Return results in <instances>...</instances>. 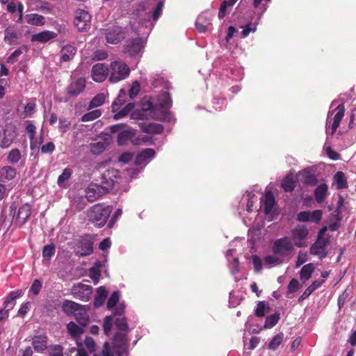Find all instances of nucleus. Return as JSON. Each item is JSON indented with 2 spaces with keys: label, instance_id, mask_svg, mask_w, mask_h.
I'll return each mask as SVG.
<instances>
[{
  "label": "nucleus",
  "instance_id": "nucleus-1",
  "mask_svg": "<svg viewBox=\"0 0 356 356\" xmlns=\"http://www.w3.org/2000/svg\"><path fill=\"white\" fill-rule=\"evenodd\" d=\"M172 105L171 97L168 92L163 94L159 100V103L152 104L149 103L147 106H144L140 110H136L131 113V118L134 120H144L147 118V112H149L151 117L155 120L170 121V113L165 109H169Z\"/></svg>",
  "mask_w": 356,
  "mask_h": 356
},
{
  "label": "nucleus",
  "instance_id": "nucleus-2",
  "mask_svg": "<svg viewBox=\"0 0 356 356\" xmlns=\"http://www.w3.org/2000/svg\"><path fill=\"white\" fill-rule=\"evenodd\" d=\"M112 208L104 204H96L87 211L88 220L97 227H102L107 222Z\"/></svg>",
  "mask_w": 356,
  "mask_h": 356
},
{
  "label": "nucleus",
  "instance_id": "nucleus-3",
  "mask_svg": "<svg viewBox=\"0 0 356 356\" xmlns=\"http://www.w3.org/2000/svg\"><path fill=\"white\" fill-rule=\"evenodd\" d=\"M109 77L110 83H115L127 79L130 74L129 66L121 61H112L109 65Z\"/></svg>",
  "mask_w": 356,
  "mask_h": 356
},
{
  "label": "nucleus",
  "instance_id": "nucleus-4",
  "mask_svg": "<svg viewBox=\"0 0 356 356\" xmlns=\"http://www.w3.org/2000/svg\"><path fill=\"white\" fill-rule=\"evenodd\" d=\"M293 244L291 240L284 236L274 241L272 246V251L275 254L286 257L293 250Z\"/></svg>",
  "mask_w": 356,
  "mask_h": 356
},
{
  "label": "nucleus",
  "instance_id": "nucleus-5",
  "mask_svg": "<svg viewBox=\"0 0 356 356\" xmlns=\"http://www.w3.org/2000/svg\"><path fill=\"white\" fill-rule=\"evenodd\" d=\"M126 37V33L122 27L120 26H109L105 30V38L108 43L118 44L123 40Z\"/></svg>",
  "mask_w": 356,
  "mask_h": 356
},
{
  "label": "nucleus",
  "instance_id": "nucleus-6",
  "mask_svg": "<svg viewBox=\"0 0 356 356\" xmlns=\"http://www.w3.org/2000/svg\"><path fill=\"white\" fill-rule=\"evenodd\" d=\"M91 15L89 13L83 9H78L74 13V25L81 31H87L90 29Z\"/></svg>",
  "mask_w": 356,
  "mask_h": 356
},
{
  "label": "nucleus",
  "instance_id": "nucleus-7",
  "mask_svg": "<svg viewBox=\"0 0 356 356\" xmlns=\"http://www.w3.org/2000/svg\"><path fill=\"white\" fill-rule=\"evenodd\" d=\"M92 287L90 285L79 283L72 288V295L74 298L87 302L90 299Z\"/></svg>",
  "mask_w": 356,
  "mask_h": 356
},
{
  "label": "nucleus",
  "instance_id": "nucleus-8",
  "mask_svg": "<svg viewBox=\"0 0 356 356\" xmlns=\"http://www.w3.org/2000/svg\"><path fill=\"white\" fill-rule=\"evenodd\" d=\"M86 81L83 77L73 80L66 88V93L70 97H76L86 88Z\"/></svg>",
  "mask_w": 356,
  "mask_h": 356
},
{
  "label": "nucleus",
  "instance_id": "nucleus-9",
  "mask_svg": "<svg viewBox=\"0 0 356 356\" xmlns=\"http://www.w3.org/2000/svg\"><path fill=\"white\" fill-rule=\"evenodd\" d=\"M109 75V69L104 63L94 65L91 70V76L94 81L102 83Z\"/></svg>",
  "mask_w": 356,
  "mask_h": 356
},
{
  "label": "nucleus",
  "instance_id": "nucleus-10",
  "mask_svg": "<svg viewBox=\"0 0 356 356\" xmlns=\"http://www.w3.org/2000/svg\"><path fill=\"white\" fill-rule=\"evenodd\" d=\"M329 243L330 240L328 238H317L310 248V253L318 256L320 259L326 257L327 253L325 249Z\"/></svg>",
  "mask_w": 356,
  "mask_h": 356
},
{
  "label": "nucleus",
  "instance_id": "nucleus-11",
  "mask_svg": "<svg viewBox=\"0 0 356 356\" xmlns=\"http://www.w3.org/2000/svg\"><path fill=\"white\" fill-rule=\"evenodd\" d=\"M308 230L305 225H298L291 232L292 240L298 248L305 246L303 241L308 235Z\"/></svg>",
  "mask_w": 356,
  "mask_h": 356
},
{
  "label": "nucleus",
  "instance_id": "nucleus-12",
  "mask_svg": "<svg viewBox=\"0 0 356 356\" xmlns=\"http://www.w3.org/2000/svg\"><path fill=\"white\" fill-rule=\"evenodd\" d=\"M334 111H337V113L334 114L333 122L331 125V135L333 136L337 128L339 127L340 122L345 115V106L343 104H339L334 111H330L328 113V117L330 115H332L334 113ZM329 119V118H327ZM328 123V120H327V124Z\"/></svg>",
  "mask_w": 356,
  "mask_h": 356
},
{
  "label": "nucleus",
  "instance_id": "nucleus-13",
  "mask_svg": "<svg viewBox=\"0 0 356 356\" xmlns=\"http://www.w3.org/2000/svg\"><path fill=\"white\" fill-rule=\"evenodd\" d=\"M143 47V41L140 38L131 39L127 42L124 51L131 56L138 54Z\"/></svg>",
  "mask_w": 356,
  "mask_h": 356
},
{
  "label": "nucleus",
  "instance_id": "nucleus-14",
  "mask_svg": "<svg viewBox=\"0 0 356 356\" xmlns=\"http://www.w3.org/2000/svg\"><path fill=\"white\" fill-rule=\"evenodd\" d=\"M78 248H81V251H77L76 255L88 256L93 252V241L89 236H83L80 239Z\"/></svg>",
  "mask_w": 356,
  "mask_h": 356
},
{
  "label": "nucleus",
  "instance_id": "nucleus-15",
  "mask_svg": "<svg viewBox=\"0 0 356 356\" xmlns=\"http://www.w3.org/2000/svg\"><path fill=\"white\" fill-rule=\"evenodd\" d=\"M155 151L151 148H146L138 153L134 160V164L136 166L145 165L149 161L154 157Z\"/></svg>",
  "mask_w": 356,
  "mask_h": 356
},
{
  "label": "nucleus",
  "instance_id": "nucleus-16",
  "mask_svg": "<svg viewBox=\"0 0 356 356\" xmlns=\"http://www.w3.org/2000/svg\"><path fill=\"white\" fill-rule=\"evenodd\" d=\"M138 125L140 130L145 134H161L164 129L162 124L154 122H139Z\"/></svg>",
  "mask_w": 356,
  "mask_h": 356
},
{
  "label": "nucleus",
  "instance_id": "nucleus-17",
  "mask_svg": "<svg viewBox=\"0 0 356 356\" xmlns=\"http://www.w3.org/2000/svg\"><path fill=\"white\" fill-rule=\"evenodd\" d=\"M17 136L15 127H9L3 130V135L0 140V147L6 149L9 147Z\"/></svg>",
  "mask_w": 356,
  "mask_h": 356
},
{
  "label": "nucleus",
  "instance_id": "nucleus-18",
  "mask_svg": "<svg viewBox=\"0 0 356 356\" xmlns=\"http://www.w3.org/2000/svg\"><path fill=\"white\" fill-rule=\"evenodd\" d=\"M56 37L57 34L56 33L46 30L32 35L31 41L45 43Z\"/></svg>",
  "mask_w": 356,
  "mask_h": 356
},
{
  "label": "nucleus",
  "instance_id": "nucleus-19",
  "mask_svg": "<svg viewBox=\"0 0 356 356\" xmlns=\"http://www.w3.org/2000/svg\"><path fill=\"white\" fill-rule=\"evenodd\" d=\"M17 175L15 168L10 165H5L0 168V181L8 182L13 180Z\"/></svg>",
  "mask_w": 356,
  "mask_h": 356
},
{
  "label": "nucleus",
  "instance_id": "nucleus-20",
  "mask_svg": "<svg viewBox=\"0 0 356 356\" xmlns=\"http://www.w3.org/2000/svg\"><path fill=\"white\" fill-rule=\"evenodd\" d=\"M24 20L28 24L35 26H42L46 22L44 17L37 13L26 15Z\"/></svg>",
  "mask_w": 356,
  "mask_h": 356
},
{
  "label": "nucleus",
  "instance_id": "nucleus-21",
  "mask_svg": "<svg viewBox=\"0 0 356 356\" xmlns=\"http://www.w3.org/2000/svg\"><path fill=\"white\" fill-rule=\"evenodd\" d=\"M275 197L271 191L266 193L264 201H261L264 212L266 214H269L272 211V209L275 204Z\"/></svg>",
  "mask_w": 356,
  "mask_h": 356
},
{
  "label": "nucleus",
  "instance_id": "nucleus-22",
  "mask_svg": "<svg viewBox=\"0 0 356 356\" xmlns=\"http://www.w3.org/2000/svg\"><path fill=\"white\" fill-rule=\"evenodd\" d=\"M60 60L63 62L71 60L76 53V48L72 45H65L61 49Z\"/></svg>",
  "mask_w": 356,
  "mask_h": 356
},
{
  "label": "nucleus",
  "instance_id": "nucleus-23",
  "mask_svg": "<svg viewBox=\"0 0 356 356\" xmlns=\"http://www.w3.org/2000/svg\"><path fill=\"white\" fill-rule=\"evenodd\" d=\"M82 306L74 301L65 300L62 306V309L64 313H65L67 315L70 316L72 314H74L79 309H81Z\"/></svg>",
  "mask_w": 356,
  "mask_h": 356
},
{
  "label": "nucleus",
  "instance_id": "nucleus-24",
  "mask_svg": "<svg viewBox=\"0 0 356 356\" xmlns=\"http://www.w3.org/2000/svg\"><path fill=\"white\" fill-rule=\"evenodd\" d=\"M31 214V206L28 204H25L19 209L17 219L19 220L20 224L23 225L26 222Z\"/></svg>",
  "mask_w": 356,
  "mask_h": 356
},
{
  "label": "nucleus",
  "instance_id": "nucleus-25",
  "mask_svg": "<svg viewBox=\"0 0 356 356\" xmlns=\"http://www.w3.org/2000/svg\"><path fill=\"white\" fill-rule=\"evenodd\" d=\"M107 297V291L104 286L97 289L96 295L94 298L93 305L95 307H101Z\"/></svg>",
  "mask_w": 356,
  "mask_h": 356
},
{
  "label": "nucleus",
  "instance_id": "nucleus-26",
  "mask_svg": "<svg viewBox=\"0 0 356 356\" xmlns=\"http://www.w3.org/2000/svg\"><path fill=\"white\" fill-rule=\"evenodd\" d=\"M302 181L309 186H314L317 183L316 176L309 170H304L300 173Z\"/></svg>",
  "mask_w": 356,
  "mask_h": 356
},
{
  "label": "nucleus",
  "instance_id": "nucleus-27",
  "mask_svg": "<svg viewBox=\"0 0 356 356\" xmlns=\"http://www.w3.org/2000/svg\"><path fill=\"white\" fill-rule=\"evenodd\" d=\"M328 187L326 184L318 185L314 191V196L317 202L321 203L324 201L327 195Z\"/></svg>",
  "mask_w": 356,
  "mask_h": 356
},
{
  "label": "nucleus",
  "instance_id": "nucleus-28",
  "mask_svg": "<svg viewBox=\"0 0 356 356\" xmlns=\"http://www.w3.org/2000/svg\"><path fill=\"white\" fill-rule=\"evenodd\" d=\"M314 270V266L312 263L307 264L302 266L300 271V278L302 281L309 280Z\"/></svg>",
  "mask_w": 356,
  "mask_h": 356
},
{
  "label": "nucleus",
  "instance_id": "nucleus-29",
  "mask_svg": "<svg viewBox=\"0 0 356 356\" xmlns=\"http://www.w3.org/2000/svg\"><path fill=\"white\" fill-rule=\"evenodd\" d=\"M22 294V290H16L11 291L9 293L8 297L4 301L3 305L5 308H8V309H10L13 307L15 305V300L17 298L20 297Z\"/></svg>",
  "mask_w": 356,
  "mask_h": 356
},
{
  "label": "nucleus",
  "instance_id": "nucleus-30",
  "mask_svg": "<svg viewBox=\"0 0 356 356\" xmlns=\"http://www.w3.org/2000/svg\"><path fill=\"white\" fill-rule=\"evenodd\" d=\"M333 179L337 184V189H343L348 188L346 177L342 171L337 172L334 175Z\"/></svg>",
  "mask_w": 356,
  "mask_h": 356
},
{
  "label": "nucleus",
  "instance_id": "nucleus-31",
  "mask_svg": "<svg viewBox=\"0 0 356 356\" xmlns=\"http://www.w3.org/2000/svg\"><path fill=\"white\" fill-rule=\"evenodd\" d=\"M296 186L292 175H287L282 183V188L285 192H292Z\"/></svg>",
  "mask_w": 356,
  "mask_h": 356
},
{
  "label": "nucleus",
  "instance_id": "nucleus-32",
  "mask_svg": "<svg viewBox=\"0 0 356 356\" xmlns=\"http://www.w3.org/2000/svg\"><path fill=\"white\" fill-rule=\"evenodd\" d=\"M17 40V34L14 27L9 26L4 31V40L9 44L16 43Z\"/></svg>",
  "mask_w": 356,
  "mask_h": 356
},
{
  "label": "nucleus",
  "instance_id": "nucleus-33",
  "mask_svg": "<svg viewBox=\"0 0 356 356\" xmlns=\"http://www.w3.org/2000/svg\"><path fill=\"white\" fill-rule=\"evenodd\" d=\"M127 334L122 332H117L113 338V344L115 346L124 349L127 344Z\"/></svg>",
  "mask_w": 356,
  "mask_h": 356
},
{
  "label": "nucleus",
  "instance_id": "nucleus-34",
  "mask_svg": "<svg viewBox=\"0 0 356 356\" xmlns=\"http://www.w3.org/2000/svg\"><path fill=\"white\" fill-rule=\"evenodd\" d=\"M67 329L70 334L74 338L79 337L84 332L82 326H78L74 322H70L67 325Z\"/></svg>",
  "mask_w": 356,
  "mask_h": 356
},
{
  "label": "nucleus",
  "instance_id": "nucleus-35",
  "mask_svg": "<svg viewBox=\"0 0 356 356\" xmlns=\"http://www.w3.org/2000/svg\"><path fill=\"white\" fill-rule=\"evenodd\" d=\"M96 188L88 187L86 189L85 197L90 202L95 201L101 196L99 186H96Z\"/></svg>",
  "mask_w": 356,
  "mask_h": 356
},
{
  "label": "nucleus",
  "instance_id": "nucleus-36",
  "mask_svg": "<svg viewBox=\"0 0 356 356\" xmlns=\"http://www.w3.org/2000/svg\"><path fill=\"white\" fill-rule=\"evenodd\" d=\"M75 320L82 327H85L89 322V316L87 312L83 309H79L78 312L74 314Z\"/></svg>",
  "mask_w": 356,
  "mask_h": 356
},
{
  "label": "nucleus",
  "instance_id": "nucleus-37",
  "mask_svg": "<svg viewBox=\"0 0 356 356\" xmlns=\"http://www.w3.org/2000/svg\"><path fill=\"white\" fill-rule=\"evenodd\" d=\"M211 24L210 21L203 15H200L195 23L196 28L200 33H204Z\"/></svg>",
  "mask_w": 356,
  "mask_h": 356
},
{
  "label": "nucleus",
  "instance_id": "nucleus-38",
  "mask_svg": "<svg viewBox=\"0 0 356 356\" xmlns=\"http://www.w3.org/2000/svg\"><path fill=\"white\" fill-rule=\"evenodd\" d=\"M106 99V95L104 93H99L95 95L90 101L88 109L99 107L104 104Z\"/></svg>",
  "mask_w": 356,
  "mask_h": 356
},
{
  "label": "nucleus",
  "instance_id": "nucleus-39",
  "mask_svg": "<svg viewBox=\"0 0 356 356\" xmlns=\"http://www.w3.org/2000/svg\"><path fill=\"white\" fill-rule=\"evenodd\" d=\"M22 158V154L20 151L17 149H13L9 152L7 156V160L8 163L11 164L17 163Z\"/></svg>",
  "mask_w": 356,
  "mask_h": 356
},
{
  "label": "nucleus",
  "instance_id": "nucleus-40",
  "mask_svg": "<svg viewBox=\"0 0 356 356\" xmlns=\"http://www.w3.org/2000/svg\"><path fill=\"white\" fill-rule=\"evenodd\" d=\"M284 339L283 333H279L273 337L272 340L270 341L268 344V348L273 350H275L282 343Z\"/></svg>",
  "mask_w": 356,
  "mask_h": 356
},
{
  "label": "nucleus",
  "instance_id": "nucleus-41",
  "mask_svg": "<svg viewBox=\"0 0 356 356\" xmlns=\"http://www.w3.org/2000/svg\"><path fill=\"white\" fill-rule=\"evenodd\" d=\"M102 112L99 109H95L92 111L88 112L81 117L82 122H89L99 118Z\"/></svg>",
  "mask_w": 356,
  "mask_h": 356
},
{
  "label": "nucleus",
  "instance_id": "nucleus-42",
  "mask_svg": "<svg viewBox=\"0 0 356 356\" xmlns=\"http://www.w3.org/2000/svg\"><path fill=\"white\" fill-rule=\"evenodd\" d=\"M126 97V91L124 89H121L120 90L119 95L118 98L113 102L112 104V111L115 112L118 108V106L122 105L124 102V98Z\"/></svg>",
  "mask_w": 356,
  "mask_h": 356
},
{
  "label": "nucleus",
  "instance_id": "nucleus-43",
  "mask_svg": "<svg viewBox=\"0 0 356 356\" xmlns=\"http://www.w3.org/2000/svg\"><path fill=\"white\" fill-rule=\"evenodd\" d=\"M280 318L279 313H275L266 317L265 321V327L271 328L274 327Z\"/></svg>",
  "mask_w": 356,
  "mask_h": 356
},
{
  "label": "nucleus",
  "instance_id": "nucleus-44",
  "mask_svg": "<svg viewBox=\"0 0 356 356\" xmlns=\"http://www.w3.org/2000/svg\"><path fill=\"white\" fill-rule=\"evenodd\" d=\"M106 149V145L104 142H97L90 145V149L92 154H99L103 152Z\"/></svg>",
  "mask_w": 356,
  "mask_h": 356
},
{
  "label": "nucleus",
  "instance_id": "nucleus-45",
  "mask_svg": "<svg viewBox=\"0 0 356 356\" xmlns=\"http://www.w3.org/2000/svg\"><path fill=\"white\" fill-rule=\"evenodd\" d=\"M72 171L70 168H65L62 172V174L58 177L57 183L58 186H62V184L67 180H68L71 175Z\"/></svg>",
  "mask_w": 356,
  "mask_h": 356
},
{
  "label": "nucleus",
  "instance_id": "nucleus-46",
  "mask_svg": "<svg viewBox=\"0 0 356 356\" xmlns=\"http://www.w3.org/2000/svg\"><path fill=\"white\" fill-rule=\"evenodd\" d=\"M113 318L111 316H107L104 319L103 330L106 335H108L111 332L113 325Z\"/></svg>",
  "mask_w": 356,
  "mask_h": 356
},
{
  "label": "nucleus",
  "instance_id": "nucleus-47",
  "mask_svg": "<svg viewBox=\"0 0 356 356\" xmlns=\"http://www.w3.org/2000/svg\"><path fill=\"white\" fill-rule=\"evenodd\" d=\"M115 325L120 331H127L128 324L126 318H117L114 321Z\"/></svg>",
  "mask_w": 356,
  "mask_h": 356
},
{
  "label": "nucleus",
  "instance_id": "nucleus-48",
  "mask_svg": "<svg viewBox=\"0 0 356 356\" xmlns=\"http://www.w3.org/2000/svg\"><path fill=\"white\" fill-rule=\"evenodd\" d=\"M120 298L119 291H114L107 301V308L111 309L114 307L118 302Z\"/></svg>",
  "mask_w": 356,
  "mask_h": 356
},
{
  "label": "nucleus",
  "instance_id": "nucleus-49",
  "mask_svg": "<svg viewBox=\"0 0 356 356\" xmlns=\"http://www.w3.org/2000/svg\"><path fill=\"white\" fill-rule=\"evenodd\" d=\"M55 254V245L54 244L44 245L42 249L43 257H51Z\"/></svg>",
  "mask_w": 356,
  "mask_h": 356
},
{
  "label": "nucleus",
  "instance_id": "nucleus-50",
  "mask_svg": "<svg viewBox=\"0 0 356 356\" xmlns=\"http://www.w3.org/2000/svg\"><path fill=\"white\" fill-rule=\"evenodd\" d=\"M42 282L39 280L36 279L33 282L29 291L33 295L37 296L39 294L42 289Z\"/></svg>",
  "mask_w": 356,
  "mask_h": 356
},
{
  "label": "nucleus",
  "instance_id": "nucleus-51",
  "mask_svg": "<svg viewBox=\"0 0 356 356\" xmlns=\"http://www.w3.org/2000/svg\"><path fill=\"white\" fill-rule=\"evenodd\" d=\"M309 222L318 223L321 218L323 213L321 210H314L312 212L309 211Z\"/></svg>",
  "mask_w": 356,
  "mask_h": 356
},
{
  "label": "nucleus",
  "instance_id": "nucleus-52",
  "mask_svg": "<svg viewBox=\"0 0 356 356\" xmlns=\"http://www.w3.org/2000/svg\"><path fill=\"white\" fill-rule=\"evenodd\" d=\"M264 261L269 266L278 265L282 263V260L275 255H268L264 258Z\"/></svg>",
  "mask_w": 356,
  "mask_h": 356
},
{
  "label": "nucleus",
  "instance_id": "nucleus-53",
  "mask_svg": "<svg viewBox=\"0 0 356 356\" xmlns=\"http://www.w3.org/2000/svg\"><path fill=\"white\" fill-rule=\"evenodd\" d=\"M266 305L264 301H260L257 304L255 309V316L257 317H263L265 316Z\"/></svg>",
  "mask_w": 356,
  "mask_h": 356
},
{
  "label": "nucleus",
  "instance_id": "nucleus-54",
  "mask_svg": "<svg viewBox=\"0 0 356 356\" xmlns=\"http://www.w3.org/2000/svg\"><path fill=\"white\" fill-rule=\"evenodd\" d=\"M130 138V132L128 131H124L119 133L118 136V143L122 145L125 144Z\"/></svg>",
  "mask_w": 356,
  "mask_h": 356
},
{
  "label": "nucleus",
  "instance_id": "nucleus-55",
  "mask_svg": "<svg viewBox=\"0 0 356 356\" xmlns=\"http://www.w3.org/2000/svg\"><path fill=\"white\" fill-rule=\"evenodd\" d=\"M101 275L100 270L95 267H92L89 269V277L97 284Z\"/></svg>",
  "mask_w": 356,
  "mask_h": 356
},
{
  "label": "nucleus",
  "instance_id": "nucleus-56",
  "mask_svg": "<svg viewBox=\"0 0 356 356\" xmlns=\"http://www.w3.org/2000/svg\"><path fill=\"white\" fill-rule=\"evenodd\" d=\"M163 2L161 1L157 3L154 10L153 11V13H152L153 21L156 22L160 17L161 13L163 11Z\"/></svg>",
  "mask_w": 356,
  "mask_h": 356
},
{
  "label": "nucleus",
  "instance_id": "nucleus-57",
  "mask_svg": "<svg viewBox=\"0 0 356 356\" xmlns=\"http://www.w3.org/2000/svg\"><path fill=\"white\" fill-rule=\"evenodd\" d=\"M300 286L299 282L297 279L293 278L288 285V293H293L296 292Z\"/></svg>",
  "mask_w": 356,
  "mask_h": 356
},
{
  "label": "nucleus",
  "instance_id": "nucleus-58",
  "mask_svg": "<svg viewBox=\"0 0 356 356\" xmlns=\"http://www.w3.org/2000/svg\"><path fill=\"white\" fill-rule=\"evenodd\" d=\"M55 150V145L53 142H49L40 147L42 154H51Z\"/></svg>",
  "mask_w": 356,
  "mask_h": 356
},
{
  "label": "nucleus",
  "instance_id": "nucleus-59",
  "mask_svg": "<svg viewBox=\"0 0 356 356\" xmlns=\"http://www.w3.org/2000/svg\"><path fill=\"white\" fill-rule=\"evenodd\" d=\"M84 345L90 353H92L95 350V343L92 337H86L84 340Z\"/></svg>",
  "mask_w": 356,
  "mask_h": 356
},
{
  "label": "nucleus",
  "instance_id": "nucleus-60",
  "mask_svg": "<svg viewBox=\"0 0 356 356\" xmlns=\"http://www.w3.org/2000/svg\"><path fill=\"white\" fill-rule=\"evenodd\" d=\"M140 90V85L138 81H134L132 84L131 88L129 91V95L130 98H134L139 92Z\"/></svg>",
  "mask_w": 356,
  "mask_h": 356
},
{
  "label": "nucleus",
  "instance_id": "nucleus-61",
  "mask_svg": "<svg viewBox=\"0 0 356 356\" xmlns=\"http://www.w3.org/2000/svg\"><path fill=\"white\" fill-rule=\"evenodd\" d=\"M252 259L254 270L256 272L260 271L262 268V261L260 257L257 255H253Z\"/></svg>",
  "mask_w": 356,
  "mask_h": 356
},
{
  "label": "nucleus",
  "instance_id": "nucleus-62",
  "mask_svg": "<svg viewBox=\"0 0 356 356\" xmlns=\"http://www.w3.org/2000/svg\"><path fill=\"white\" fill-rule=\"evenodd\" d=\"M22 54V51L19 49H16L12 54L7 58V62L9 63H15L17 61L19 56Z\"/></svg>",
  "mask_w": 356,
  "mask_h": 356
},
{
  "label": "nucleus",
  "instance_id": "nucleus-63",
  "mask_svg": "<svg viewBox=\"0 0 356 356\" xmlns=\"http://www.w3.org/2000/svg\"><path fill=\"white\" fill-rule=\"evenodd\" d=\"M70 122L65 119V118H60L59 120V126H58V129H60V131L62 132H65L67 129H69L70 128Z\"/></svg>",
  "mask_w": 356,
  "mask_h": 356
},
{
  "label": "nucleus",
  "instance_id": "nucleus-64",
  "mask_svg": "<svg viewBox=\"0 0 356 356\" xmlns=\"http://www.w3.org/2000/svg\"><path fill=\"white\" fill-rule=\"evenodd\" d=\"M134 157V154L130 152H124L119 156V161L124 163L130 162Z\"/></svg>",
  "mask_w": 356,
  "mask_h": 356
}]
</instances>
